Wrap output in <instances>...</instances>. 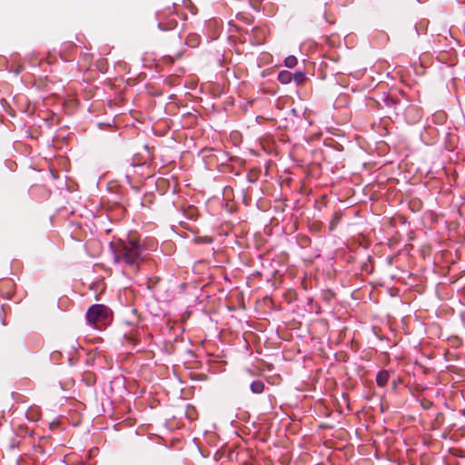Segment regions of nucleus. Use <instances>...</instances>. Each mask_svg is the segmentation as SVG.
<instances>
[{"label":"nucleus","mask_w":465,"mask_h":465,"mask_svg":"<svg viewBox=\"0 0 465 465\" xmlns=\"http://www.w3.org/2000/svg\"><path fill=\"white\" fill-rule=\"evenodd\" d=\"M114 258L119 263H124L136 269L144 259V248L139 241H120L114 246Z\"/></svg>","instance_id":"1"},{"label":"nucleus","mask_w":465,"mask_h":465,"mask_svg":"<svg viewBox=\"0 0 465 465\" xmlns=\"http://www.w3.org/2000/svg\"><path fill=\"white\" fill-rule=\"evenodd\" d=\"M110 310L103 304L92 305L86 312V321L89 325L102 329L110 321Z\"/></svg>","instance_id":"2"},{"label":"nucleus","mask_w":465,"mask_h":465,"mask_svg":"<svg viewBox=\"0 0 465 465\" xmlns=\"http://www.w3.org/2000/svg\"><path fill=\"white\" fill-rule=\"evenodd\" d=\"M390 379V373L387 371H381L376 376V381L379 386L384 387Z\"/></svg>","instance_id":"3"},{"label":"nucleus","mask_w":465,"mask_h":465,"mask_svg":"<svg viewBox=\"0 0 465 465\" xmlns=\"http://www.w3.org/2000/svg\"><path fill=\"white\" fill-rule=\"evenodd\" d=\"M292 74L287 70L279 73L278 79L282 84H289L292 81Z\"/></svg>","instance_id":"4"},{"label":"nucleus","mask_w":465,"mask_h":465,"mask_svg":"<svg viewBox=\"0 0 465 465\" xmlns=\"http://www.w3.org/2000/svg\"><path fill=\"white\" fill-rule=\"evenodd\" d=\"M264 390V383L262 381H254L251 383V391L253 393H262Z\"/></svg>","instance_id":"5"},{"label":"nucleus","mask_w":465,"mask_h":465,"mask_svg":"<svg viewBox=\"0 0 465 465\" xmlns=\"http://www.w3.org/2000/svg\"><path fill=\"white\" fill-rule=\"evenodd\" d=\"M177 25V21L175 19H171L169 22H168V25H165L163 24V22H159L158 24V27L161 29V30H167V29H171V28H173L175 27Z\"/></svg>","instance_id":"6"},{"label":"nucleus","mask_w":465,"mask_h":465,"mask_svg":"<svg viewBox=\"0 0 465 465\" xmlns=\"http://www.w3.org/2000/svg\"><path fill=\"white\" fill-rule=\"evenodd\" d=\"M285 65L289 68H293L297 64V58L293 55H290L285 58Z\"/></svg>","instance_id":"7"},{"label":"nucleus","mask_w":465,"mask_h":465,"mask_svg":"<svg viewBox=\"0 0 465 465\" xmlns=\"http://www.w3.org/2000/svg\"><path fill=\"white\" fill-rule=\"evenodd\" d=\"M293 79L297 84H302L305 80V74L302 72H296L293 74Z\"/></svg>","instance_id":"8"}]
</instances>
